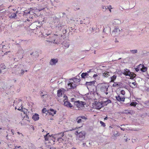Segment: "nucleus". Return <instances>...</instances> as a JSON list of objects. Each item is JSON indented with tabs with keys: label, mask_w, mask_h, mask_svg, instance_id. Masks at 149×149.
Returning <instances> with one entry per match:
<instances>
[{
	"label": "nucleus",
	"mask_w": 149,
	"mask_h": 149,
	"mask_svg": "<svg viewBox=\"0 0 149 149\" xmlns=\"http://www.w3.org/2000/svg\"><path fill=\"white\" fill-rule=\"evenodd\" d=\"M93 105H94L95 108L98 109H100L102 107H104L103 104V102H102V101H101V102H99V101L98 102H95Z\"/></svg>",
	"instance_id": "0eeeda50"
},
{
	"label": "nucleus",
	"mask_w": 149,
	"mask_h": 149,
	"mask_svg": "<svg viewBox=\"0 0 149 149\" xmlns=\"http://www.w3.org/2000/svg\"><path fill=\"white\" fill-rule=\"evenodd\" d=\"M65 132H62L58 134V135H61V137L58 138L56 142H58V143H63L62 141L63 140L62 138V137H63L64 136Z\"/></svg>",
	"instance_id": "1a4fd4ad"
},
{
	"label": "nucleus",
	"mask_w": 149,
	"mask_h": 149,
	"mask_svg": "<svg viewBox=\"0 0 149 149\" xmlns=\"http://www.w3.org/2000/svg\"><path fill=\"white\" fill-rule=\"evenodd\" d=\"M45 32L41 33L42 34L43 36H45L46 37H47V36H49V35L51 36V35L50 34V33L49 32V31L48 32H47V33H46V32L47 31V30L45 29ZM51 37V36H49V37Z\"/></svg>",
	"instance_id": "bb28decb"
},
{
	"label": "nucleus",
	"mask_w": 149,
	"mask_h": 149,
	"mask_svg": "<svg viewBox=\"0 0 149 149\" xmlns=\"http://www.w3.org/2000/svg\"><path fill=\"white\" fill-rule=\"evenodd\" d=\"M23 68H22L24 70H29L30 69V68L27 67L25 65H23Z\"/></svg>",
	"instance_id": "09e8293b"
},
{
	"label": "nucleus",
	"mask_w": 149,
	"mask_h": 149,
	"mask_svg": "<svg viewBox=\"0 0 149 149\" xmlns=\"http://www.w3.org/2000/svg\"><path fill=\"white\" fill-rule=\"evenodd\" d=\"M66 26L65 24L62 21H58L56 24V29L60 31H61L63 28L65 29Z\"/></svg>",
	"instance_id": "423d86ee"
},
{
	"label": "nucleus",
	"mask_w": 149,
	"mask_h": 149,
	"mask_svg": "<svg viewBox=\"0 0 149 149\" xmlns=\"http://www.w3.org/2000/svg\"><path fill=\"white\" fill-rule=\"evenodd\" d=\"M77 122L78 123H81L82 121L81 119L80 118V117H78L76 119Z\"/></svg>",
	"instance_id": "ea45409f"
},
{
	"label": "nucleus",
	"mask_w": 149,
	"mask_h": 149,
	"mask_svg": "<svg viewBox=\"0 0 149 149\" xmlns=\"http://www.w3.org/2000/svg\"><path fill=\"white\" fill-rule=\"evenodd\" d=\"M50 112H47L48 113L49 115H52V116H54V114H55L56 112V111L52 109H50Z\"/></svg>",
	"instance_id": "b1692460"
},
{
	"label": "nucleus",
	"mask_w": 149,
	"mask_h": 149,
	"mask_svg": "<svg viewBox=\"0 0 149 149\" xmlns=\"http://www.w3.org/2000/svg\"><path fill=\"white\" fill-rule=\"evenodd\" d=\"M117 77L116 75H114L111 77V81L112 82H114V81L116 79Z\"/></svg>",
	"instance_id": "2f4dec72"
},
{
	"label": "nucleus",
	"mask_w": 149,
	"mask_h": 149,
	"mask_svg": "<svg viewBox=\"0 0 149 149\" xmlns=\"http://www.w3.org/2000/svg\"><path fill=\"white\" fill-rule=\"evenodd\" d=\"M95 81H93L89 82L86 81L85 84H84V85L86 86L88 89V86H91L95 84Z\"/></svg>",
	"instance_id": "2eb2a0df"
},
{
	"label": "nucleus",
	"mask_w": 149,
	"mask_h": 149,
	"mask_svg": "<svg viewBox=\"0 0 149 149\" xmlns=\"http://www.w3.org/2000/svg\"><path fill=\"white\" fill-rule=\"evenodd\" d=\"M68 97L67 96H66V98H65L63 100V102H64L63 104L65 106L71 108L72 107H73V105L69 102L68 101Z\"/></svg>",
	"instance_id": "6e6552de"
},
{
	"label": "nucleus",
	"mask_w": 149,
	"mask_h": 149,
	"mask_svg": "<svg viewBox=\"0 0 149 149\" xmlns=\"http://www.w3.org/2000/svg\"><path fill=\"white\" fill-rule=\"evenodd\" d=\"M137 104V103L136 102H132L130 103H128L127 104V106H133L134 107H135L136 105Z\"/></svg>",
	"instance_id": "c756f323"
},
{
	"label": "nucleus",
	"mask_w": 149,
	"mask_h": 149,
	"mask_svg": "<svg viewBox=\"0 0 149 149\" xmlns=\"http://www.w3.org/2000/svg\"><path fill=\"white\" fill-rule=\"evenodd\" d=\"M39 93L40 94V95L41 96V98L42 99L44 98V96H45V95H46V94L42 95V94H43V92L41 91H40Z\"/></svg>",
	"instance_id": "e433bc0d"
},
{
	"label": "nucleus",
	"mask_w": 149,
	"mask_h": 149,
	"mask_svg": "<svg viewBox=\"0 0 149 149\" xmlns=\"http://www.w3.org/2000/svg\"><path fill=\"white\" fill-rule=\"evenodd\" d=\"M86 132L84 131H82L78 132L76 131L75 132V134L78 136L79 139L80 141L83 140L85 138Z\"/></svg>",
	"instance_id": "39448f33"
},
{
	"label": "nucleus",
	"mask_w": 149,
	"mask_h": 149,
	"mask_svg": "<svg viewBox=\"0 0 149 149\" xmlns=\"http://www.w3.org/2000/svg\"><path fill=\"white\" fill-rule=\"evenodd\" d=\"M30 11H29L27 10H25L24 12L23 16H27V15L29 14Z\"/></svg>",
	"instance_id": "473e14b6"
},
{
	"label": "nucleus",
	"mask_w": 149,
	"mask_h": 149,
	"mask_svg": "<svg viewBox=\"0 0 149 149\" xmlns=\"http://www.w3.org/2000/svg\"><path fill=\"white\" fill-rule=\"evenodd\" d=\"M124 113L126 114H131V113L130 112V110H124Z\"/></svg>",
	"instance_id": "4c0bfd02"
},
{
	"label": "nucleus",
	"mask_w": 149,
	"mask_h": 149,
	"mask_svg": "<svg viewBox=\"0 0 149 149\" xmlns=\"http://www.w3.org/2000/svg\"><path fill=\"white\" fill-rule=\"evenodd\" d=\"M89 50H84V51H81V54H84V53H86V52H87V51H88Z\"/></svg>",
	"instance_id": "052dcab7"
},
{
	"label": "nucleus",
	"mask_w": 149,
	"mask_h": 149,
	"mask_svg": "<svg viewBox=\"0 0 149 149\" xmlns=\"http://www.w3.org/2000/svg\"><path fill=\"white\" fill-rule=\"evenodd\" d=\"M18 11H16V13H14L11 12L8 15V17L10 19H15L17 18V13Z\"/></svg>",
	"instance_id": "9d476101"
},
{
	"label": "nucleus",
	"mask_w": 149,
	"mask_h": 149,
	"mask_svg": "<svg viewBox=\"0 0 149 149\" xmlns=\"http://www.w3.org/2000/svg\"><path fill=\"white\" fill-rule=\"evenodd\" d=\"M94 72V70L93 69H90L89 71H87V72L89 74L91 72Z\"/></svg>",
	"instance_id": "5fc2aeb1"
},
{
	"label": "nucleus",
	"mask_w": 149,
	"mask_h": 149,
	"mask_svg": "<svg viewBox=\"0 0 149 149\" xmlns=\"http://www.w3.org/2000/svg\"><path fill=\"white\" fill-rule=\"evenodd\" d=\"M141 66V67L143 68H145V67H145L144 65H141H141H140V66Z\"/></svg>",
	"instance_id": "338daca9"
},
{
	"label": "nucleus",
	"mask_w": 149,
	"mask_h": 149,
	"mask_svg": "<svg viewBox=\"0 0 149 149\" xmlns=\"http://www.w3.org/2000/svg\"><path fill=\"white\" fill-rule=\"evenodd\" d=\"M142 103L144 105V107L146 108L149 107V100H146L145 101H142Z\"/></svg>",
	"instance_id": "5701e85b"
},
{
	"label": "nucleus",
	"mask_w": 149,
	"mask_h": 149,
	"mask_svg": "<svg viewBox=\"0 0 149 149\" xmlns=\"http://www.w3.org/2000/svg\"><path fill=\"white\" fill-rule=\"evenodd\" d=\"M116 98L117 100L119 102H124L125 100V97L124 96H120V95H118V96H116Z\"/></svg>",
	"instance_id": "9b49d317"
},
{
	"label": "nucleus",
	"mask_w": 149,
	"mask_h": 149,
	"mask_svg": "<svg viewBox=\"0 0 149 149\" xmlns=\"http://www.w3.org/2000/svg\"><path fill=\"white\" fill-rule=\"evenodd\" d=\"M120 94L123 95L122 96H124V95L125 94V91L123 90H122L120 92Z\"/></svg>",
	"instance_id": "603ef678"
},
{
	"label": "nucleus",
	"mask_w": 149,
	"mask_h": 149,
	"mask_svg": "<svg viewBox=\"0 0 149 149\" xmlns=\"http://www.w3.org/2000/svg\"><path fill=\"white\" fill-rule=\"evenodd\" d=\"M62 35H58L54 34L53 36L52 37L51 41H48L50 42L55 43L57 44H59L62 43Z\"/></svg>",
	"instance_id": "f257e3e1"
},
{
	"label": "nucleus",
	"mask_w": 149,
	"mask_h": 149,
	"mask_svg": "<svg viewBox=\"0 0 149 149\" xmlns=\"http://www.w3.org/2000/svg\"><path fill=\"white\" fill-rule=\"evenodd\" d=\"M63 91L62 89H60L57 91V95L58 97H61L63 95Z\"/></svg>",
	"instance_id": "a878e982"
},
{
	"label": "nucleus",
	"mask_w": 149,
	"mask_h": 149,
	"mask_svg": "<svg viewBox=\"0 0 149 149\" xmlns=\"http://www.w3.org/2000/svg\"><path fill=\"white\" fill-rule=\"evenodd\" d=\"M142 147L141 146H139L136 147V149H142Z\"/></svg>",
	"instance_id": "0e129e2a"
},
{
	"label": "nucleus",
	"mask_w": 149,
	"mask_h": 149,
	"mask_svg": "<svg viewBox=\"0 0 149 149\" xmlns=\"http://www.w3.org/2000/svg\"><path fill=\"white\" fill-rule=\"evenodd\" d=\"M100 123L101 126H103V127H105L106 126V125L105 123L102 122V121H100Z\"/></svg>",
	"instance_id": "de8ad7c7"
},
{
	"label": "nucleus",
	"mask_w": 149,
	"mask_h": 149,
	"mask_svg": "<svg viewBox=\"0 0 149 149\" xmlns=\"http://www.w3.org/2000/svg\"><path fill=\"white\" fill-rule=\"evenodd\" d=\"M32 118L34 120V121H37L39 119V115L37 113H35L33 115L32 117Z\"/></svg>",
	"instance_id": "f3484780"
},
{
	"label": "nucleus",
	"mask_w": 149,
	"mask_h": 149,
	"mask_svg": "<svg viewBox=\"0 0 149 149\" xmlns=\"http://www.w3.org/2000/svg\"><path fill=\"white\" fill-rule=\"evenodd\" d=\"M109 75V73L108 72H105L103 74V76L104 77H107Z\"/></svg>",
	"instance_id": "72a5a7b5"
},
{
	"label": "nucleus",
	"mask_w": 149,
	"mask_h": 149,
	"mask_svg": "<svg viewBox=\"0 0 149 149\" xmlns=\"http://www.w3.org/2000/svg\"><path fill=\"white\" fill-rule=\"evenodd\" d=\"M79 117L81 119H83L86 120L87 119L86 117L85 116H81Z\"/></svg>",
	"instance_id": "4d7b16f0"
},
{
	"label": "nucleus",
	"mask_w": 149,
	"mask_h": 149,
	"mask_svg": "<svg viewBox=\"0 0 149 149\" xmlns=\"http://www.w3.org/2000/svg\"><path fill=\"white\" fill-rule=\"evenodd\" d=\"M70 28H71V30L73 32H74V31L76 30L75 29L73 28L72 27H70Z\"/></svg>",
	"instance_id": "e2e57ef3"
},
{
	"label": "nucleus",
	"mask_w": 149,
	"mask_h": 149,
	"mask_svg": "<svg viewBox=\"0 0 149 149\" xmlns=\"http://www.w3.org/2000/svg\"><path fill=\"white\" fill-rule=\"evenodd\" d=\"M38 52L36 51L34 52V54L33 55V58H37L38 56Z\"/></svg>",
	"instance_id": "f704fd0d"
},
{
	"label": "nucleus",
	"mask_w": 149,
	"mask_h": 149,
	"mask_svg": "<svg viewBox=\"0 0 149 149\" xmlns=\"http://www.w3.org/2000/svg\"><path fill=\"white\" fill-rule=\"evenodd\" d=\"M89 94V93H87L84 95H82V97L84 99V100H88L90 99V96H88L87 95Z\"/></svg>",
	"instance_id": "cd10ccee"
},
{
	"label": "nucleus",
	"mask_w": 149,
	"mask_h": 149,
	"mask_svg": "<svg viewBox=\"0 0 149 149\" xmlns=\"http://www.w3.org/2000/svg\"><path fill=\"white\" fill-rule=\"evenodd\" d=\"M140 65H141V64H140L139 65L137 66L136 68H135V70L136 72H138L139 71V68L140 67Z\"/></svg>",
	"instance_id": "79ce46f5"
},
{
	"label": "nucleus",
	"mask_w": 149,
	"mask_h": 149,
	"mask_svg": "<svg viewBox=\"0 0 149 149\" xmlns=\"http://www.w3.org/2000/svg\"><path fill=\"white\" fill-rule=\"evenodd\" d=\"M102 102H103V104L104 107L105 106L107 105V104L109 103H111V100L109 99H107L106 101H102Z\"/></svg>",
	"instance_id": "4be33fe9"
},
{
	"label": "nucleus",
	"mask_w": 149,
	"mask_h": 149,
	"mask_svg": "<svg viewBox=\"0 0 149 149\" xmlns=\"http://www.w3.org/2000/svg\"><path fill=\"white\" fill-rule=\"evenodd\" d=\"M54 19L58 21L60 19L59 18L57 17L56 16H54L53 17Z\"/></svg>",
	"instance_id": "864d4df0"
},
{
	"label": "nucleus",
	"mask_w": 149,
	"mask_h": 149,
	"mask_svg": "<svg viewBox=\"0 0 149 149\" xmlns=\"http://www.w3.org/2000/svg\"><path fill=\"white\" fill-rule=\"evenodd\" d=\"M109 118V117L107 116H106L104 118V120H107V119H108V118Z\"/></svg>",
	"instance_id": "774afa93"
},
{
	"label": "nucleus",
	"mask_w": 149,
	"mask_h": 149,
	"mask_svg": "<svg viewBox=\"0 0 149 149\" xmlns=\"http://www.w3.org/2000/svg\"><path fill=\"white\" fill-rule=\"evenodd\" d=\"M45 145H46V147L48 148H49V149H51L52 147H51V145L50 144H48V143H45Z\"/></svg>",
	"instance_id": "a19ab883"
},
{
	"label": "nucleus",
	"mask_w": 149,
	"mask_h": 149,
	"mask_svg": "<svg viewBox=\"0 0 149 149\" xmlns=\"http://www.w3.org/2000/svg\"><path fill=\"white\" fill-rule=\"evenodd\" d=\"M46 111H47V112H48L46 110V108H43L42 109V113H45V112Z\"/></svg>",
	"instance_id": "6e6d98bb"
},
{
	"label": "nucleus",
	"mask_w": 149,
	"mask_h": 149,
	"mask_svg": "<svg viewBox=\"0 0 149 149\" xmlns=\"http://www.w3.org/2000/svg\"><path fill=\"white\" fill-rule=\"evenodd\" d=\"M123 85V84L121 82H114L112 86L113 87L122 86Z\"/></svg>",
	"instance_id": "6ab92c4d"
},
{
	"label": "nucleus",
	"mask_w": 149,
	"mask_h": 149,
	"mask_svg": "<svg viewBox=\"0 0 149 149\" xmlns=\"http://www.w3.org/2000/svg\"><path fill=\"white\" fill-rule=\"evenodd\" d=\"M98 87L100 88L101 92L105 93L107 95L108 93L107 92L109 85L108 83L106 82L99 84L97 85Z\"/></svg>",
	"instance_id": "f03ea898"
},
{
	"label": "nucleus",
	"mask_w": 149,
	"mask_h": 149,
	"mask_svg": "<svg viewBox=\"0 0 149 149\" xmlns=\"http://www.w3.org/2000/svg\"><path fill=\"white\" fill-rule=\"evenodd\" d=\"M111 8H109V7H108V6H103V9H105L106 10H107V9H108L110 11V12H111Z\"/></svg>",
	"instance_id": "37998d69"
},
{
	"label": "nucleus",
	"mask_w": 149,
	"mask_h": 149,
	"mask_svg": "<svg viewBox=\"0 0 149 149\" xmlns=\"http://www.w3.org/2000/svg\"><path fill=\"white\" fill-rule=\"evenodd\" d=\"M123 74L126 76H128L130 73V71L129 70L125 69L124 70H123Z\"/></svg>",
	"instance_id": "dca6fc26"
},
{
	"label": "nucleus",
	"mask_w": 149,
	"mask_h": 149,
	"mask_svg": "<svg viewBox=\"0 0 149 149\" xmlns=\"http://www.w3.org/2000/svg\"><path fill=\"white\" fill-rule=\"evenodd\" d=\"M63 45L66 48H67L69 46V43L67 41H65L63 43Z\"/></svg>",
	"instance_id": "7c9ffc66"
},
{
	"label": "nucleus",
	"mask_w": 149,
	"mask_h": 149,
	"mask_svg": "<svg viewBox=\"0 0 149 149\" xmlns=\"http://www.w3.org/2000/svg\"><path fill=\"white\" fill-rule=\"evenodd\" d=\"M49 134V133H47V134H46L45 136H44L45 139V140L48 141V135Z\"/></svg>",
	"instance_id": "3c124183"
},
{
	"label": "nucleus",
	"mask_w": 149,
	"mask_h": 149,
	"mask_svg": "<svg viewBox=\"0 0 149 149\" xmlns=\"http://www.w3.org/2000/svg\"><path fill=\"white\" fill-rule=\"evenodd\" d=\"M23 111H22L24 113H27V110L26 109H25L24 108H23Z\"/></svg>",
	"instance_id": "13d9d810"
},
{
	"label": "nucleus",
	"mask_w": 149,
	"mask_h": 149,
	"mask_svg": "<svg viewBox=\"0 0 149 149\" xmlns=\"http://www.w3.org/2000/svg\"><path fill=\"white\" fill-rule=\"evenodd\" d=\"M147 69V67H145V68H143V69L142 68H140V70L143 72H146Z\"/></svg>",
	"instance_id": "49530a36"
},
{
	"label": "nucleus",
	"mask_w": 149,
	"mask_h": 149,
	"mask_svg": "<svg viewBox=\"0 0 149 149\" xmlns=\"http://www.w3.org/2000/svg\"><path fill=\"white\" fill-rule=\"evenodd\" d=\"M62 31V32H63V34H64L66 33L67 31H66V29L65 27V28Z\"/></svg>",
	"instance_id": "bf43d9fd"
},
{
	"label": "nucleus",
	"mask_w": 149,
	"mask_h": 149,
	"mask_svg": "<svg viewBox=\"0 0 149 149\" xmlns=\"http://www.w3.org/2000/svg\"><path fill=\"white\" fill-rule=\"evenodd\" d=\"M70 80H73L74 83H78L80 82L81 80L80 78H77L75 77H74L70 79Z\"/></svg>",
	"instance_id": "412c9836"
},
{
	"label": "nucleus",
	"mask_w": 149,
	"mask_h": 149,
	"mask_svg": "<svg viewBox=\"0 0 149 149\" xmlns=\"http://www.w3.org/2000/svg\"><path fill=\"white\" fill-rule=\"evenodd\" d=\"M81 77L82 79H85L91 78V77L89 76V74L87 72H83L81 74Z\"/></svg>",
	"instance_id": "ddd939ff"
},
{
	"label": "nucleus",
	"mask_w": 149,
	"mask_h": 149,
	"mask_svg": "<svg viewBox=\"0 0 149 149\" xmlns=\"http://www.w3.org/2000/svg\"><path fill=\"white\" fill-rule=\"evenodd\" d=\"M68 86L69 89H73L76 88L77 85H76V84H73L72 82L69 81L68 84Z\"/></svg>",
	"instance_id": "f8f14e48"
},
{
	"label": "nucleus",
	"mask_w": 149,
	"mask_h": 149,
	"mask_svg": "<svg viewBox=\"0 0 149 149\" xmlns=\"http://www.w3.org/2000/svg\"><path fill=\"white\" fill-rule=\"evenodd\" d=\"M119 54H125L126 53H128L129 52H126L124 51H119L118 52Z\"/></svg>",
	"instance_id": "8fccbe9b"
},
{
	"label": "nucleus",
	"mask_w": 149,
	"mask_h": 149,
	"mask_svg": "<svg viewBox=\"0 0 149 149\" xmlns=\"http://www.w3.org/2000/svg\"><path fill=\"white\" fill-rule=\"evenodd\" d=\"M116 72L120 76L122 74H123V71H121V70H118Z\"/></svg>",
	"instance_id": "a18cd8bd"
},
{
	"label": "nucleus",
	"mask_w": 149,
	"mask_h": 149,
	"mask_svg": "<svg viewBox=\"0 0 149 149\" xmlns=\"http://www.w3.org/2000/svg\"><path fill=\"white\" fill-rule=\"evenodd\" d=\"M145 90L147 92H149V87H146L145 88Z\"/></svg>",
	"instance_id": "69168bd1"
},
{
	"label": "nucleus",
	"mask_w": 149,
	"mask_h": 149,
	"mask_svg": "<svg viewBox=\"0 0 149 149\" xmlns=\"http://www.w3.org/2000/svg\"><path fill=\"white\" fill-rule=\"evenodd\" d=\"M120 31V29H119L118 27V26L115 27L113 30L112 32V34L114 33H115V34H116L117 33H119Z\"/></svg>",
	"instance_id": "aec40b11"
},
{
	"label": "nucleus",
	"mask_w": 149,
	"mask_h": 149,
	"mask_svg": "<svg viewBox=\"0 0 149 149\" xmlns=\"http://www.w3.org/2000/svg\"><path fill=\"white\" fill-rule=\"evenodd\" d=\"M52 139L50 140L49 142H48V144H50L51 145L54 144L55 143V142H56L55 141L56 138L55 137L53 136Z\"/></svg>",
	"instance_id": "a211bd4d"
},
{
	"label": "nucleus",
	"mask_w": 149,
	"mask_h": 149,
	"mask_svg": "<svg viewBox=\"0 0 149 149\" xmlns=\"http://www.w3.org/2000/svg\"><path fill=\"white\" fill-rule=\"evenodd\" d=\"M58 60L57 58H52L49 62V64L51 65H55L58 62Z\"/></svg>",
	"instance_id": "4468645a"
},
{
	"label": "nucleus",
	"mask_w": 149,
	"mask_h": 149,
	"mask_svg": "<svg viewBox=\"0 0 149 149\" xmlns=\"http://www.w3.org/2000/svg\"><path fill=\"white\" fill-rule=\"evenodd\" d=\"M63 145L64 144L63 143H57L56 144L57 149H61L63 148Z\"/></svg>",
	"instance_id": "393cba45"
},
{
	"label": "nucleus",
	"mask_w": 149,
	"mask_h": 149,
	"mask_svg": "<svg viewBox=\"0 0 149 149\" xmlns=\"http://www.w3.org/2000/svg\"><path fill=\"white\" fill-rule=\"evenodd\" d=\"M23 106L22 104L20 107H19L18 109H17L21 111H23Z\"/></svg>",
	"instance_id": "c03bdc74"
},
{
	"label": "nucleus",
	"mask_w": 149,
	"mask_h": 149,
	"mask_svg": "<svg viewBox=\"0 0 149 149\" xmlns=\"http://www.w3.org/2000/svg\"><path fill=\"white\" fill-rule=\"evenodd\" d=\"M130 52L132 54H134L137 53L138 51L137 49H134L130 50Z\"/></svg>",
	"instance_id": "58836bf2"
},
{
	"label": "nucleus",
	"mask_w": 149,
	"mask_h": 149,
	"mask_svg": "<svg viewBox=\"0 0 149 149\" xmlns=\"http://www.w3.org/2000/svg\"><path fill=\"white\" fill-rule=\"evenodd\" d=\"M0 73H1V70H4V69H6V67L4 63H1L0 65Z\"/></svg>",
	"instance_id": "c85d7f7f"
},
{
	"label": "nucleus",
	"mask_w": 149,
	"mask_h": 149,
	"mask_svg": "<svg viewBox=\"0 0 149 149\" xmlns=\"http://www.w3.org/2000/svg\"><path fill=\"white\" fill-rule=\"evenodd\" d=\"M128 76L132 77H135L136 76V75L134 73L130 72V75Z\"/></svg>",
	"instance_id": "c9c22d12"
},
{
	"label": "nucleus",
	"mask_w": 149,
	"mask_h": 149,
	"mask_svg": "<svg viewBox=\"0 0 149 149\" xmlns=\"http://www.w3.org/2000/svg\"><path fill=\"white\" fill-rule=\"evenodd\" d=\"M29 15H33L34 14H35L34 13L33 10H30Z\"/></svg>",
	"instance_id": "680f3d73"
},
{
	"label": "nucleus",
	"mask_w": 149,
	"mask_h": 149,
	"mask_svg": "<svg viewBox=\"0 0 149 149\" xmlns=\"http://www.w3.org/2000/svg\"><path fill=\"white\" fill-rule=\"evenodd\" d=\"M85 102L80 101L79 100L76 101L74 102V105L79 109V110H81L83 109L84 105L86 104Z\"/></svg>",
	"instance_id": "20e7f679"
},
{
	"label": "nucleus",
	"mask_w": 149,
	"mask_h": 149,
	"mask_svg": "<svg viewBox=\"0 0 149 149\" xmlns=\"http://www.w3.org/2000/svg\"><path fill=\"white\" fill-rule=\"evenodd\" d=\"M13 70L14 71L13 72V73L20 76H22L25 72L23 68H21L18 65L15 66V67L13 68Z\"/></svg>",
	"instance_id": "7ed1b4c3"
}]
</instances>
